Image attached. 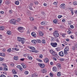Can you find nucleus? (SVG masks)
Returning a JSON list of instances; mask_svg holds the SVG:
<instances>
[{
    "label": "nucleus",
    "mask_w": 77,
    "mask_h": 77,
    "mask_svg": "<svg viewBox=\"0 0 77 77\" xmlns=\"http://www.w3.org/2000/svg\"><path fill=\"white\" fill-rule=\"evenodd\" d=\"M49 51L51 54L52 55L57 58L58 57V55L56 53L54 52L52 50H50Z\"/></svg>",
    "instance_id": "1"
},
{
    "label": "nucleus",
    "mask_w": 77,
    "mask_h": 77,
    "mask_svg": "<svg viewBox=\"0 0 77 77\" xmlns=\"http://www.w3.org/2000/svg\"><path fill=\"white\" fill-rule=\"evenodd\" d=\"M17 41H20V42H21V41L22 44H24V42H25V41H26V40L24 38L19 37L17 38Z\"/></svg>",
    "instance_id": "2"
},
{
    "label": "nucleus",
    "mask_w": 77,
    "mask_h": 77,
    "mask_svg": "<svg viewBox=\"0 0 77 77\" xmlns=\"http://www.w3.org/2000/svg\"><path fill=\"white\" fill-rule=\"evenodd\" d=\"M53 35L54 36H55V37H58L59 36L58 32L57 31H55L54 32Z\"/></svg>",
    "instance_id": "3"
},
{
    "label": "nucleus",
    "mask_w": 77,
    "mask_h": 77,
    "mask_svg": "<svg viewBox=\"0 0 77 77\" xmlns=\"http://www.w3.org/2000/svg\"><path fill=\"white\" fill-rule=\"evenodd\" d=\"M16 20L15 19H12L10 21V23L11 24H13L15 25L16 24Z\"/></svg>",
    "instance_id": "4"
},
{
    "label": "nucleus",
    "mask_w": 77,
    "mask_h": 77,
    "mask_svg": "<svg viewBox=\"0 0 77 77\" xmlns=\"http://www.w3.org/2000/svg\"><path fill=\"white\" fill-rule=\"evenodd\" d=\"M51 45L53 47H56L57 46V44L56 42H51Z\"/></svg>",
    "instance_id": "5"
},
{
    "label": "nucleus",
    "mask_w": 77,
    "mask_h": 77,
    "mask_svg": "<svg viewBox=\"0 0 77 77\" xmlns=\"http://www.w3.org/2000/svg\"><path fill=\"white\" fill-rule=\"evenodd\" d=\"M60 8L61 9H65V4H61L60 6Z\"/></svg>",
    "instance_id": "6"
},
{
    "label": "nucleus",
    "mask_w": 77,
    "mask_h": 77,
    "mask_svg": "<svg viewBox=\"0 0 77 77\" xmlns=\"http://www.w3.org/2000/svg\"><path fill=\"white\" fill-rule=\"evenodd\" d=\"M31 35L34 37V38H36V33L34 32H32L31 33Z\"/></svg>",
    "instance_id": "7"
},
{
    "label": "nucleus",
    "mask_w": 77,
    "mask_h": 77,
    "mask_svg": "<svg viewBox=\"0 0 77 77\" xmlns=\"http://www.w3.org/2000/svg\"><path fill=\"white\" fill-rule=\"evenodd\" d=\"M59 54L61 57H63L64 56L63 52L62 51L60 52L59 53Z\"/></svg>",
    "instance_id": "8"
},
{
    "label": "nucleus",
    "mask_w": 77,
    "mask_h": 77,
    "mask_svg": "<svg viewBox=\"0 0 77 77\" xmlns=\"http://www.w3.org/2000/svg\"><path fill=\"white\" fill-rule=\"evenodd\" d=\"M44 61L45 63H48L49 62V60L48 58H46L44 59Z\"/></svg>",
    "instance_id": "9"
},
{
    "label": "nucleus",
    "mask_w": 77,
    "mask_h": 77,
    "mask_svg": "<svg viewBox=\"0 0 77 77\" xmlns=\"http://www.w3.org/2000/svg\"><path fill=\"white\" fill-rule=\"evenodd\" d=\"M47 22L45 21H42L41 23V25H43V26H45L47 25Z\"/></svg>",
    "instance_id": "10"
},
{
    "label": "nucleus",
    "mask_w": 77,
    "mask_h": 77,
    "mask_svg": "<svg viewBox=\"0 0 77 77\" xmlns=\"http://www.w3.org/2000/svg\"><path fill=\"white\" fill-rule=\"evenodd\" d=\"M18 30H22V32H24L23 30H24V28L23 27H20L18 28Z\"/></svg>",
    "instance_id": "11"
},
{
    "label": "nucleus",
    "mask_w": 77,
    "mask_h": 77,
    "mask_svg": "<svg viewBox=\"0 0 77 77\" xmlns=\"http://www.w3.org/2000/svg\"><path fill=\"white\" fill-rule=\"evenodd\" d=\"M21 65L22 66L23 68H27V66H26V64L24 63H22L21 64Z\"/></svg>",
    "instance_id": "12"
},
{
    "label": "nucleus",
    "mask_w": 77,
    "mask_h": 77,
    "mask_svg": "<svg viewBox=\"0 0 77 77\" xmlns=\"http://www.w3.org/2000/svg\"><path fill=\"white\" fill-rule=\"evenodd\" d=\"M57 66L58 68H59L60 69H61V64L59 63H58L57 64Z\"/></svg>",
    "instance_id": "13"
},
{
    "label": "nucleus",
    "mask_w": 77,
    "mask_h": 77,
    "mask_svg": "<svg viewBox=\"0 0 77 77\" xmlns=\"http://www.w3.org/2000/svg\"><path fill=\"white\" fill-rule=\"evenodd\" d=\"M53 70L54 72H57V69L56 67H54L53 68Z\"/></svg>",
    "instance_id": "14"
},
{
    "label": "nucleus",
    "mask_w": 77,
    "mask_h": 77,
    "mask_svg": "<svg viewBox=\"0 0 77 77\" xmlns=\"http://www.w3.org/2000/svg\"><path fill=\"white\" fill-rule=\"evenodd\" d=\"M38 64L40 65V66L41 68H44L45 67V64L44 63H42V64Z\"/></svg>",
    "instance_id": "15"
},
{
    "label": "nucleus",
    "mask_w": 77,
    "mask_h": 77,
    "mask_svg": "<svg viewBox=\"0 0 77 77\" xmlns=\"http://www.w3.org/2000/svg\"><path fill=\"white\" fill-rule=\"evenodd\" d=\"M32 42L33 44H36L37 43L36 40H33L32 41Z\"/></svg>",
    "instance_id": "16"
},
{
    "label": "nucleus",
    "mask_w": 77,
    "mask_h": 77,
    "mask_svg": "<svg viewBox=\"0 0 77 77\" xmlns=\"http://www.w3.org/2000/svg\"><path fill=\"white\" fill-rule=\"evenodd\" d=\"M64 51H69V47L66 46L64 49Z\"/></svg>",
    "instance_id": "17"
},
{
    "label": "nucleus",
    "mask_w": 77,
    "mask_h": 77,
    "mask_svg": "<svg viewBox=\"0 0 77 77\" xmlns=\"http://www.w3.org/2000/svg\"><path fill=\"white\" fill-rule=\"evenodd\" d=\"M39 35L40 36H43L44 35V33L42 31H40L39 32Z\"/></svg>",
    "instance_id": "18"
},
{
    "label": "nucleus",
    "mask_w": 77,
    "mask_h": 77,
    "mask_svg": "<svg viewBox=\"0 0 77 77\" xmlns=\"http://www.w3.org/2000/svg\"><path fill=\"white\" fill-rule=\"evenodd\" d=\"M55 41H56V37H52L51 38V42H54Z\"/></svg>",
    "instance_id": "19"
},
{
    "label": "nucleus",
    "mask_w": 77,
    "mask_h": 77,
    "mask_svg": "<svg viewBox=\"0 0 77 77\" xmlns=\"http://www.w3.org/2000/svg\"><path fill=\"white\" fill-rule=\"evenodd\" d=\"M19 69H20V71H22V72H23L24 71V69L23 68V67L21 66H20L19 67Z\"/></svg>",
    "instance_id": "20"
},
{
    "label": "nucleus",
    "mask_w": 77,
    "mask_h": 77,
    "mask_svg": "<svg viewBox=\"0 0 77 77\" xmlns=\"http://www.w3.org/2000/svg\"><path fill=\"white\" fill-rule=\"evenodd\" d=\"M42 42L43 44L45 45L46 44V41L45 40L43 39L42 40Z\"/></svg>",
    "instance_id": "21"
},
{
    "label": "nucleus",
    "mask_w": 77,
    "mask_h": 77,
    "mask_svg": "<svg viewBox=\"0 0 77 77\" xmlns=\"http://www.w3.org/2000/svg\"><path fill=\"white\" fill-rule=\"evenodd\" d=\"M31 14V12H30V11H29V10H27V11H26L27 15H30Z\"/></svg>",
    "instance_id": "22"
},
{
    "label": "nucleus",
    "mask_w": 77,
    "mask_h": 77,
    "mask_svg": "<svg viewBox=\"0 0 77 77\" xmlns=\"http://www.w3.org/2000/svg\"><path fill=\"white\" fill-rule=\"evenodd\" d=\"M60 35H62L63 38H65V35L66 34V33H61Z\"/></svg>",
    "instance_id": "23"
},
{
    "label": "nucleus",
    "mask_w": 77,
    "mask_h": 77,
    "mask_svg": "<svg viewBox=\"0 0 77 77\" xmlns=\"http://www.w3.org/2000/svg\"><path fill=\"white\" fill-rule=\"evenodd\" d=\"M29 48L32 50H35V48L33 47H29Z\"/></svg>",
    "instance_id": "24"
},
{
    "label": "nucleus",
    "mask_w": 77,
    "mask_h": 77,
    "mask_svg": "<svg viewBox=\"0 0 77 77\" xmlns=\"http://www.w3.org/2000/svg\"><path fill=\"white\" fill-rule=\"evenodd\" d=\"M7 34L8 35H11L12 34V32L11 31H8L7 32Z\"/></svg>",
    "instance_id": "25"
},
{
    "label": "nucleus",
    "mask_w": 77,
    "mask_h": 77,
    "mask_svg": "<svg viewBox=\"0 0 77 77\" xmlns=\"http://www.w3.org/2000/svg\"><path fill=\"white\" fill-rule=\"evenodd\" d=\"M55 50L57 51H59L60 50V48L57 47V48H55Z\"/></svg>",
    "instance_id": "26"
},
{
    "label": "nucleus",
    "mask_w": 77,
    "mask_h": 77,
    "mask_svg": "<svg viewBox=\"0 0 77 77\" xmlns=\"http://www.w3.org/2000/svg\"><path fill=\"white\" fill-rule=\"evenodd\" d=\"M14 59L15 60H18V57L17 56H14Z\"/></svg>",
    "instance_id": "27"
},
{
    "label": "nucleus",
    "mask_w": 77,
    "mask_h": 77,
    "mask_svg": "<svg viewBox=\"0 0 77 77\" xmlns=\"http://www.w3.org/2000/svg\"><path fill=\"white\" fill-rule=\"evenodd\" d=\"M28 58L29 60H32V59H33V58L32 57H30V56L29 55L28 56Z\"/></svg>",
    "instance_id": "28"
},
{
    "label": "nucleus",
    "mask_w": 77,
    "mask_h": 77,
    "mask_svg": "<svg viewBox=\"0 0 77 77\" xmlns=\"http://www.w3.org/2000/svg\"><path fill=\"white\" fill-rule=\"evenodd\" d=\"M55 41H56V42H60V41H59V39L55 37Z\"/></svg>",
    "instance_id": "29"
},
{
    "label": "nucleus",
    "mask_w": 77,
    "mask_h": 77,
    "mask_svg": "<svg viewBox=\"0 0 77 77\" xmlns=\"http://www.w3.org/2000/svg\"><path fill=\"white\" fill-rule=\"evenodd\" d=\"M5 29V27L4 26L0 27V30H3Z\"/></svg>",
    "instance_id": "30"
},
{
    "label": "nucleus",
    "mask_w": 77,
    "mask_h": 77,
    "mask_svg": "<svg viewBox=\"0 0 77 77\" xmlns=\"http://www.w3.org/2000/svg\"><path fill=\"white\" fill-rule=\"evenodd\" d=\"M36 60H38V61L39 62H40V63H42V60L38 59V58H37L36 59Z\"/></svg>",
    "instance_id": "31"
},
{
    "label": "nucleus",
    "mask_w": 77,
    "mask_h": 77,
    "mask_svg": "<svg viewBox=\"0 0 77 77\" xmlns=\"http://www.w3.org/2000/svg\"><path fill=\"white\" fill-rule=\"evenodd\" d=\"M53 22L54 24H57V20H56L55 19L54 20Z\"/></svg>",
    "instance_id": "32"
},
{
    "label": "nucleus",
    "mask_w": 77,
    "mask_h": 77,
    "mask_svg": "<svg viewBox=\"0 0 77 77\" xmlns=\"http://www.w3.org/2000/svg\"><path fill=\"white\" fill-rule=\"evenodd\" d=\"M21 21V19L20 18L17 19V20H16V23H18V22H20Z\"/></svg>",
    "instance_id": "33"
},
{
    "label": "nucleus",
    "mask_w": 77,
    "mask_h": 77,
    "mask_svg": "<svg viewBox=\"0 0 77 77\" xmlns=\"http://www.w3.org/2000/svg\"><path fill=\"white\" fill-rule=\"evenodd\" d=\"M12 72L13 74H17V72H16V71L14 69H13L12 70Z\"/></svg>",
    "instance_id": "34"
},
{
    "label": "nucleus",
    "mask_w": 77,
    "mask_h": 77,
    "mask_svg": "<svg viewBox=\"0 0 77 77\" xmlns=\"http://www.w3.org/2000/svg\"><path fill=\"white\" fill-rule=\"evenodd\" d=\"M73 4L74 5H77V2L74 1L73 2Z\"/></svg>",
    "instance_id": "35"
},
{
    "label": "nucleus",
    "mask_w": 77,
    "mask_h": 77,
    "mask_svg": "<svg viewBox=\"0 0 77 77\" xmlns=\"http://www.w3.org/2000/svg\"><path fill=\"white\" fill-rule=\"evenodd\" d=\"M10 2L9 1H7L5 2V4H6V5H8V4H9V3H10Z\"/></svg>",
    "instance_id": "36"
},
{
    "label": "nucleus",
    "mask_w": 77,
    "mask_h": 77,
    "mask_svg": "<svg viewBox=\"0 0 77 77\" xmlns=\"http://www.w3.org/2000/svg\"><path fill=\"white\" fill-rule=\"evenodd\" d=\"M60 72H59L57 73V75L58 77H60V75H61V74H60Z\"/></svg>",
    "instance_id": "37"
},
{
    "label": "nucleus",
    "mask_w": 77,
    "mask_h": 77,
    "mask_svg": "<svg viewBox=\"0 0 77 77\" xmlns=\"http://www.w3.org/2000/svg\"><path fill=\"white\" fill-rule=\"evenodd\" d=\"M68 51H64V55H67L68 54V53L67 52Z\"/></svg>",
    "instance_id": "38"
},
{
    "label": "nucleus",
    "mask_w": 77,
    "mask_h": 77,
    "mask_svg": "<svg viewBox=\"0 0 77 77\" xmlns=\"http://www.w3.org/2000/svg\"><path fill=\"white\" fill-rule=\"evenodd\" d=\"M0 56H5V53H1L0 54Z\"/></svg>",
    "instance_id": "39"
},
{
    "label": "nucleus",
    "mask_w": 77,
    "mask_h": 77,
    "mask_svg": "<svg viewBox=\"0 0 77 77\" xmlns=\"http://www.w3.org/2000/svg\"><path fill=\"white\" fill-rule=\"evenodd\" d=\"M19 4L20 2H19V1H16L15 2V4H16V5H18Z\"/></svg>",
    "instance_id": "40"
},
{
    "label": "nucleus",
    "mask_w": 77,
    "mask_h": 77,
    "mask_svg": "<svg viewBox=\"0 0 77 77\" xmlns=\"http://www.w3.org/2000/svg\"><path fill=\"white\" fill-rule=\"evenodd\" d=\"M37 41V43H41V40H36Z\"/></svg>",
    "instance_id": "41"
},
{
    "label": "nucleus",
    "mask_w": 77,
    "mask_h": 77,
    "mask_svg": "<svg viewBox=\"0 0 77 77\" xmlns=\"http://www.w3.org/2000/svg\"><path fill=\"white\" fill-rule=\"evenodd\" d=\"M12 50H15V51H19V49H17V48H13L12 49Z\"/></svg>",
    "instance_id": "42"
},
{
    "label": "nucleus",
    "mask_w": 77,
    "mask_h": 77,
    "mask_svg": "<svg viewBox=\"0 0 77 77\" xmlns=\"http://www.w3.org/2000/svg\"><path fill=\"white\" fill-rule=\"evenodd\" d=\"M67 33L68 34H71L72 33V32L70 31V30H69L67 31Z\"/></svg>",
    "instance_id": "43"
},
{
    "label": "nucleus",
    "mask_w": 77,
    "mask_h": 77,
    "mask_svg": "<svg viewBox=\"0 0 77 77\" xmlns=\"http://www.w3.org/2000/svg\"><path fill=\"white\" fill-rule=\"evenodd\" d=\"M7 51L8 53H11V48H10L8 49L7 50Z\"/></svg>",
    "instance_id": "44"
},
{
    "label": "nucleus",
    "mask_w": 77,
    "mask_h": 77,
    "mask_svg": "<svg viewBox=\"0 0 77 77\" xmlns=\"http://www.w3.org/2000/svg\"><path fill=\"white\" fill-rule=\"evenodd\" d=\"M25 74L26 75H27V74H29V72L27 71H25L24 72Z\"/></svg>",
    "instance_id": "45"
},
{
    "label": "nucleus",
    "mask_w": 77,
    "mask_h": 77,
    "mask_svg": "<svg viewBox=\"0 0 77 77\" xmlns=\"http://www.w3.org/2000/svg\"><path fill=\"white\" fill-rule=\"evenodd\" d=\"M2 65L3 66H4L5 67H6L7 66V65L5 63H4L2 64Z\"/></svg>",
    "instance_id": "46"
},
{
    "label": "nucleus",
    "mask_w": 77,
    "mask_h": 77,
    "mask_svg": "<svg viewBox=\"0 0 77 77\" xmlns=\"http://www.w3.org/2000/svg\"><path fill=\"white\" fill-rule=\"evenodd\" d=\"M49 75L51 77H53V73L51 72L50 73Z\"/></svg>",
    "instance_id": "47"
},
{
    "label": "nucleus",
    "mask_w": 77,
    "mask_h": 77,
    "mask_svg": "<svg viewBox=\"0 0 77 77\" xmlns=\"http://www.w3.org/2000/svg\"><path fill=\"white\" fill-rule=\"evenodd\" d=\"M8 68L6 67L4 68V71H8Z\"/></svg>",
    "instance_id": "48"
},
{
    "label": "nucleus",
    "mask_w": 77,
    "mask_h": 77,
    "mask_svg": "<svg viewBox=\"0 0 77 77\" xmlns=\"http://www.w3.org/2000/svg\"><path fill=\"white\" fill-rule=\"evenodd\" d=\"M36 76V75L35 74H33L31 75L32 77H35Z\"/></svg>",
    "instance_id": "49"
},
{
    "label": "nucleus",
    "mask_w": 77,
    "mask_h": 77,
    "mask_svg": "<svg viewBox=\"0 0 77 77\" xmlns=\"http://www.w3.org/2000/svg\"><path fill=\"white\" fill-rule=\"evenodd\" d=\"M75 48H75V47L74 46L72 47V49L73 50H75Z\"/></svg>",
    "instance_id": "50"
},
{
    "label": "nucleus",
    "mask_w": 77,
    "mask_h": 77,
    "mask_svg": "<svg viewBox=\"0 0 77 77\" xmlns=\"http://www.w3.org/2000/svg\"><path fill=\"white\" fill-rule=\"evenodd\" d=\"M0 77H6V76L3 74H2L0 75Z\"/></svg>",
    "instance_id": "51"
},
{
    "label": "nucleus",
    "mask_w": 77,
    "mask_h": 77,
    "mask_svg": "<svg viewBox=\"0 0 77 77\" xmlns=\"http://www.w3.org/2000/svg\"><path fill=\"white\" fill-rule=\"evenodd\" d=\"M43 57V55L42 54H41L39 56V57L40 58H42V57Z\"/></svg>",
    "instance_id": "52"
},
{
    "label": "nucleus",
    "mask_w": 77,
    "mask_h": 77,
    "mask_svg": "<svg viewBox=\"0 0 77 77\" xmlns=\"http://www.w3.org/2000/svg\"><path fill=\"white\" fill-rule=\"evenodd\" d=\"M70 36L71 38H72V39H73V38H74V35H70Z\"/></svg>",
    "instance_id": "53"
},
{
    "label": "nucleus",
    "mask_w": 77,
    "mask_h": 77,
    "mask_svg": "<svg viewBox=\"0 0 77 77\" xmlns=\"http://www.w3.org/2000/svg\"><path fill=\"white\" fill-rule=\"evenodd\" d=\"M54 4L55 5H57V2H55L54 3Z\"/></svg>",
    "instance_id": "54"
},
{
    "label": "nucleus",
    "mask_w": 77,
    "mask_h": 77,
    "mask_svg": "<svg viewBox=\"0 0 77 77\" xmlns=\"http://www.w3.org/2000/svg\"><path fill=\"white\" fill-rule=\"evenodd\" d=\"M35 5H38V4H39V2H38V1H35Z\"/></svg>",
    "instance_id": "55"
},
{
    "label": "nucleus",
    "mask_w": 77,
    "mask_h": 77,
    "mask_svg": "<svg viewBox=\"0 0 77 77\" xmlns=\"http://www.w3.org/2000/svg\"><path fill=\"white\" fill-rule=\"evenodd\" d=\"M29 9H30L31 10H32H32H33V8H32V6H30L29 7Z\"/></svg>",
    "instance_id": "56"
},
{
    "label": "nucleus",
    "mask_w": 77,
    "mask_h": 77,
    "mask_svg": "<svg viewBox=\"0 0 77 77\" xmlns=\"http://www.w3.org/2000/svg\"><path fill=\"white\" fill-rule=\"evenodd\" d=\"M27 33H30V29H28L27 31Z\"/></svg>",
    "instance_id": "57"
},
{
    "label": "nucleus",
    "mask_w": 77,
    "mask_h": 77,
    "mask_svg": "<svg viewBox=\"0 0 77 77\" xmlns=\"http://www.w3.org/2000/svg\"><path fill=\"white\" fill-rule=\"evenodd\" d=\"M30 20L31 21H33L34 20V19L32 17H30Z\"/></svg>",
    "instance_id": "58"
},
{
    "label": "nucleus",
    "mask_w": 77,
    "mask_h": 77,
    "mask_svg": "<svg viewBox=\"0 0 77 77\" xmlns=\"http://www.w3.org/2000/svg\"><path fill=\"white\" fill-rule=\"evenodd\" d=\"M3 69V68L2 67H0V71H2Z\"/></svg>",
    "instance_id": "59"
},
{
    "label": "nucleus",
    "mask_w": 77,
    "mask_h": 77,
    "mask_svg": "<svg viewBox=\"0 0 77 77\" xmlns=\"http://www.w3.org/2000/svg\"><path fill=\"white\" fill-rule=\"evenodd\" d=\"M62 16L61 15H59L58 16V18H62Z\"/></svg>",
    "instance_id": "60"
},
{
    "label": "nucleus",
    "mask_w": 77,
    "mask_h": 77,
    "mask_svg": "<svg viewBox=\"0 0 77 77\" xmlns=\"http://www.w3.org/2000/svg\"><path fill=\"white\" fill-rule=\"evenodd\" d=\"M9 13L10 14H12V10H11L9 11Z\"/></svg>",
    "instance_id": "61"
},
{
    "label": "nucleus",
    "mask_w": 77,
    "mask_h": 77,
    "mask_svg": "<svg viewBox=\"0 0 77 77\" xmlns=\"http://www.w3.org/2000/svg\"><path fill=\"white\" fill-rule=\"evenodd\" d=\"M21 61H24V58H21L20 59Z\"/></svg>",
    "instance_id": "62"
},
{
    "label": "nucleus",
    "mask_w": 77,
    "mask_h": 77,
    "mask_svg": "<svg viewBox=\"0 0 77 77\" xmlns=\"http://www.w3.org/2000/svg\"><path fill=\"white\" fill-rule=\"evenodd\" d=\"M62 22L63 23H65V19H63L62 20Z\"/></svg>",
    "instance_id": "63"
},
{
    "label": "nucleus",
    "mask_w": 77,
    "mask_h": 77,
    "mask_svg": "<svg viewBox=\"0 0 77 77\" xmlns=\"http://www.w3.org/2000/svg\"><path fill=\"white\" fill-rule=\"evenodd\" d=\"M70 27L71 28H72V29H74V26H72V25H71L70 26Z\"/></svg>",
    "instance_id": "64"
}]
</instances>
